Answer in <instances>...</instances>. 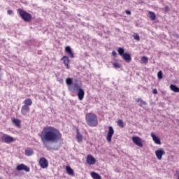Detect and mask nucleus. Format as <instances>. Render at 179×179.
Returning a JSON list of instances; mask_svg holds the SVG:
<instances>
[{
	"mask_svg": "<svg viewBox=\"0 0 179 179\" xmlns=\"http://www.w3.org/2000/svg\"><path fill=\"white\" fill-rule=\"evenodd\" d=\"M113 135H114V129H113V127L110 126L108 127V135L106 137L108 142H109V143L111 142V139H112Z\"/></svg>",
	"mask_w": 179,
	"mask_h": 179,
	"instance_id": "8",
	"label": "nucleus"
},
{
	"mask_svg": "<svg viewBox=\"0 0 179 179\" xmlns=\"http://www.w3.org/2000/svg\"><path fill=\"white\" fill-rule=\"evenodd\" d=\"M125 12H126L127 15H131V11L126 10Z\"/></svg>",
	"mask_w": 179,
	"mask_h": 179,
	"instance_id": "37",
	"label": "nucleus"
},
{
	"mask_svg": "<svg viewBox=\"0 0 179 179\" xmlns=\"http://www.w3.org/2000/svg\"><path fill=\"white\" fill-rule=\"evenodd\" d=\"M0 80H1V76H0Z\"/></svg>",
	"mask_w": 179,
	"mask_h": 179,
	"instance_id": "42",
	"label": "nucleus"
},
{
	"mask_svg": "<svg viewBox=\"0 0 179 179\" xmlns=\"http://www.w3.org/2000/svg\"><path fill=\"white\" fill-rule=\"evenodd\" d=\"M16 170L17 171H22V170H24L27 173H29V171H30V168L26 166L24 164H20L17 166Z\"/></svg>",
	"mask_w": 179,
	"mask_h": 179,
	"instance_id": "6",
	"label": "nucleus"
},
{
	"mask_svg": "<svg viewBox=\"0 0 179 179\" xmlns=\"http://www.w3.org/2000/svg\"><path fill=\"white\" fill-rule=\"evenodd\" d=\"M170 89L175 93H179V87L176 86L175 85H171Z\"/></svg>",
	"mask_w": 179,
	"mask_h": 179,
	"instance_id": "19",
	"label": "nucleus"
},
{
	"mask_svg": "<svg viewBox=\"0 0 179 179\" xmlns=\"http://www.w3.org/2000/svg\"><path fill=\"white\" fill-rule=\"evenodd\" d=\"M1 70V67H0V71Z\"/></svg>",
	"mask_w": 179,
	"mask_h": 179,
	"instance_id": "41",
	"label": "nucleus"
},
{
	"mask_svg": "<svg viewBox=\"0 0 179 179\" xmlns=\"http://www.w3.org/2000/svg\"><path fill=\"white\" fill-rule=\"evenodd\" d=\"M29 111H30V108H29V106L26 105L22 106L21 113L23 115H26Z\"/></svg>",
	"mask_w": 179,
	"mask_h": 179,
	"instance_id": "16",
	"label": "nucleus"
},
{
	"mask_svg": "<svg viewBox=\"0 0 179 179\" xmlns=\"http://www.w3.org/2000/svg\"><path fill=\"white\" fill-rule=\"evenodd\" d=\"M77 92H78V99L82 101L83 100V98L85 97V90H83V89L80 88Z\"/></svg>",
	"mask_w": 179,
	"mask_h": 179,
	"instance_id": "12",
	"label": "nucleus"
},
{
	"mask_svg": "<svg viewBox=\"0 0 179 179\" xmlns=\"http://www.w3.org/2000/svg\"><path fill=\"white\" fill-rule=\"evenodd\" d=\"M155 155L158 160H162V158L163 157V155H166V152L163 149H159L155 151Z\"/></svg>",
	"mask_w": 179,
	"mask_h": 179,
	"instance_id": "9",
	"label": "nucleus"
},
{
	"mask_svg": "<svg viewBox=\"0 0 179 179\" xmlns=\"http://www.w3.org/2000/svg\"><path fill=\"white\" fill-rule=\"evenodd\" d=\"M8 15H13V11L12 10H8Z\"/></svg>",
	"mask_w": 179,
	"mask_h": 179,
	"instance_id": "34",
	"label": "nucleus"
},
{
	"mask_svg": "<svg viewBox=\"0 0 179 179\" xmlns=\"http://www.w3.org/2000/svg\"><path fill=\"white\" fill-rule=\"evenodd\" d=\"M151 136L152 138V140L157 145H162L160 138L159 137H157V136H155L153 133H151Z\"/></svg>",
	"mask_w": 179,
	"mask_h": 179,
	"instance_id": "17",
	"label": "nucleus"
},
{
	"mask_svg": "<svg viewBox=\"0 0 179 179\" xmlns=\"http://www.w3.org/2000/svg\"><path fill=\"white\" fill-rule=\"evenodd\" d=\"M13 122L16 125V127H20V120L19 119H13Z\"/></svg>",
	"mask_w": 179,
	"mask_h": 179,
	"instance_id": "26",
	"label": "nucleus"
},
{
	"mask_svg": "<svg viewBox=\"0 0 179 179\" xmlns=\"http://www.w3.org/2000/svg\"><path fill=\"white\" fill-rule=\"evenodd\" d=\"M34 153V151H33V150L30 149V148H27L25 150V155L26 156H31L33 155Z\"/></svg>",
	"mask_w": 179,
	"mask_h": 179,
	"instance_id": "20",
	"label": "nucleus"
},
{
	"mask_svg": "<svg viewBox=\"0 0 179 179\" xmlns=\"http://www.w3.org/2000/svg\"><path fill=\"white\" fill-rule=\"evenodd\" d=\"M152 93H153V94H157V89H154L152 90Z\"/></svg>",
	"mask_w": 179,
	"mask_h": 179,
	"instance_id": "35",
	"label": "nucleus"
},
{
	"mask_svg": "<svg viewBox=\"0 0 179 179\" xmlns=\"http://www.w3.org/2000/svg\"><path fill=\"white\" fill-rule=\"evenodd\" d=\"M24 103L25 104L24 106H31V104H33V101H31V99H25Z\"/></svg>",
	"mask_w": 179,
	"mask_h": 179,
	"instance_id": "24",
	"label": "nucleus"
},
{
	"mask_svg": "<svg viewBox=\"0 0 179 179\" xmlns=\"http://www.w3.org/2000/svg\"><path fill=\"white\" fill-rule=\"evenodd\" d=\"M133 37L134 38V40H136V41H139V40H141V38L138 34L133 35Z\"/></svg>",
	"mask_w": 179,
	"mask_h": 179,
	"instance_id": "30",
	"label": "nucleus"
},
{
	"mask_svg": "<svg viewBox=\"0 0 179 179\" xmlns=\"http://www.w3.org/2000/svg\"><path fill=\"white\" fill-rule=\"evenodd\" d=\"M61 61H63L64 62V65L66 66V69H69L70 66H69V62H70V60H69V57H68V56H64L62 59H61Z\"/></svg>",
	"mask_w": 179,
	"mask_h": 179,
	"instance_id": "11",
	"label": "nucleus"
},
{
	"mask_svg": "<svg viewBox=\"0 0 179 179\" xmlns=\"http://www.w3.org/2000/svg\"><path fill=\"white\" fill-rule=\"evenodd\" d=\"M85 120L89 127H97L99 121L97 120V116L94 113H87L85 115Z\"/></svg>",
	"mask_w": 179,
	"mask_h": 179,
	"instance_id": "2",
	"label": "nucleus"
},
{
	"mask_svg": "<svg viewBox=\"0 0 179 179\" xmlns=\"http://www.w3.org/2000/svg\"><path fill=\"white\" fill-rule=\"evenodd\" d=\"M112 55H113V57H115V55H117V52L113 51L112 52Z\"/></svg>",
	"mask_w": 179,
	"mask_h": 179,
	"instance_id": "36",
	"label": "nucleus"
},
{
	"mask_svg": "<svg viewBox=\"0 0 179 179\" xmlns=\"http://www.w3.org/2000/svg\"><path fill=\"white\" fill-rule=\"evenodd\" d=\"M17 10L20 17H22L24 22H31V14L24 11V10H22V8H19Z\"/></svg>",
	"mask_w": 179,
	"mask_h": 179,
	"instance_id": "3",
	"label": "nucleus"
},
{
	"mask_svg": "<svg viewBox=\"0 0 179 179\" xmlns=\"http://www.w3.org/2000/svg\"><path fill=\"white\" fill-rule=\"evenodd\" d=\"M1 141L3 142H5V143H12L14 139H13V137L10 136L3 135V136H1Z\"/></svg>",
	"mask_w": 179,
	"mask_h": 179,
	"instance_id": "7",
	"label": "nucleus"
},
{
	"mask_svg": "<svg viewBox=\"0 0 179 179\" xmlns=\"http://www.w3.org/2000/svg\"><path fill=\"white\" fill-rule=\"evenodd\" d=\"M149 17L151 20H156V15L152 11L149 12Z\"/></svg>",
	"mask_w": 179,
	"mask_h": 179,
	"instance_id": "23",
	"label": "nucleus"
},
{
	"mask_svg": "<svg viewBox=\"0 0 179 179\" xmlns=\"http://www.w3.org/2000/svg\"><path fill=\"white\" fill-rule=\"evenodd\" d=\"M39 164L42 169H47L48 167V161H47V159L42 157L39 160Z\"/></svg>",
	"mask_w": 179,
	"mask_h": 179,
	"instance_id": "10",
	"label": "nucleus"
},
{
	"mask_svg": "<svg viewBox=\"0 0 179 179\" xmlns=\"http://www.w3.org/2000/svg\"><path fill=\"white\" fill-rule=\"evenodd\" d=\"M164 10H169V6H166V7L164 8Z\"/></svg>",
	"mask_w": 179,
	"mask_h": 179,
	"instance_id": "38",
	"label": "nucleus"
},
{
	"mask_svg": "<svg viewBox=\"0 0 179 179\" xmlns=\"http://www.w3.org/2000/svg\"><path fill=\"white\" fill-rule=\"evenodd\" d=\"M122 57L127 63L131 62V61H132V57H131V55H129V53L124 54L122 56Z\"/></svg>",
	"mask_w": 179,
	"mask_h": 179,
	"instance_id": "15",
	"label": "nucleus"
},
{
	"mask_svg": "<svg viewBox=\"0 0 179 179\" xmlns=\"http://www.w3.org/2000/svg\"><path fill=\"white\" fill-rule=\"evenodd\" d=\"M141 103L143 105V106H146V101H143V100H142V99H141Z\"/></svg>",
	"mask_w": 179,
	"mask_h": 179,
	"instance_id": "33",
	"label": "nucleus"
},
{
	"mask_svg": "<svg viewBox=\"0 0 179 179\" xmlns=\"http://www.w3.org/2000/svg\"><path fill=\"white\" fill-rule=\"evenodd\" d=\"M66 83L67 85L69 86H72V85L73 84V80H72V78H69L66 80Z\"/></svg>",
	"mask_w": 179,
	"mask_h": 179,
	"instance_id": "25",
	"label": "nucleus"
},
{
	"mask_svg": "<svg viewBox=\"0 0 179 179\" xmlns=\"http://www.w3.org/2000/svg\"><path fill=\"white\" fill-rule=\"evenodd\" d=\"M65 51L71 57V58H75V55H73V52H72V48H71L69 46H66L65 48Z\"/></svg>",
	"mask_w": 179,
	"mask_h": 179,
	"instance_id": "13",
	"label": "nucleus"
},
{
	"mask_svg": "<svg viewBox=\"0 0 179 179\" xmlns=\"http://www.w3.org/2000/svg\"><path fill=\"white\" fill-rule=\"evenodd\" d=\"M141 99H136V101L138 102V103H139V101H141Z\"/></svg>",
	"mask_w": 179,
	"mask_h": 179,
	"instance_id": "39",
	"label": "nucleus"
},
{
	"mask_svg": "<svg viewBox=\"0 0 179 179\" xmlns=\"http://www.w3.org/2000/svg\"><path fill=\"white\" fill-rule=\"evenodd\" d=\"M41 138L43 145L48 149V150H58L59 146L55 145L51 146V143H58L62 141V134L52 127H47L43 128L41 134Z\"/></svg>",
	"mask_w": 179,
	"mask_h": 179,
	"instance_id": "1",
	"label": "nucleus"
},
{
	"mask_svg": "<svg viewBox=\"0 0 179 179\" xmlns=\"http://www.w3.org/2000/svg\"><path fill=\"white\" fill-rule=\"evenodd\" d=\"M117 52L120 57H122L125 54V50H124L123 48H119L117 49Z\"/></svg>",
	"mask_w": 179,
	"mask_h": 179,
	"instance_id": "22",
	"label": "nucleus"
},
{
	"mask_svg": "<svg viewBox=\"0 0 179 179\" xmlns=\"http://www.w3.org/2000/svg\"><path fill=\"white\" fill-rule=\"evenodd\" d=\"M141 61L143 62H145V64H147V62H148V57H143L142 58H141Z\"/></svg>",
	"mask_w": 179,
	"mask_h": 179,
	"instance_id": "31",
	"label": "nucleus"
},
{
	"mask_svg": "<svg viewBox=\"0 0 179 179\" xmlns=\"http://www.w3.org/2000/svg\"><path fill=\"white\" fill-rule=\"evenodd\" d=\"M113 66H114V68H115V69H117L118 68H121V65H120L118 63H114Z\"/></svg>",
	"mask_w": 179,
	"mask_h": 179,
	"instance_id": "32",
	"label": "nucleus"
},
{
	"mask_svg": "<svg viewBox=\"0 0 179 179\" xmlns=\"http://www.w3.org/2000/svg\"><path fill=\"white\" fill-rule=\"evenodd\" d=\"M91 176L94 179H101V176H100V175L96 172H92Z\"/></svg>",
	"mask_w": 179,
	"mask_h": 179,
	"instance_id": "21",
	"label": "nucleus"
},
{
	"mask_svg": "<svg viewBox=\"0 0 179 179\" xmlns=\"http://www.w3.org/2000/svg\"><path fill=\"white\" fill-rule=\"evenodd\" d=\"M66 171L69 174V176H75V172L71 166H66Z\"/></svg>",
	"mask_w": 179,
	"mask_h": 179,
	"instance_id": "18",
	"label": "nucleus"
},
{
	"mask_svg": "<svg viewBox=\"0 0 179 179\" xmlns=\"http://www.w3.org/2000/svg\"><path fill=\"white\" fill-rule=\"evenodd\" d=\"M82 139H83L82 134H80L79 131H77V140L78 141V142H82Z\"/></svg>",
	"mask_w": 179,
	"mask_h": 179,
	"instance_id": "27",
	"label": "nucleus"
},
{
	"mask_svg": "<svg viewBox=\"0 0 179 179\" xmlns=\"http://www.w3.org/2000/svg\"><path fill=\"white\" fill-rule=\"evenodd\" d=\"M68 89L71 93H75V92H78L79 89L81 88L80 82L78 80H75L73 84L68 87Z\"/></svg>",
	"mask_w": 179,
	"mask_h": 179,
	"instance_id": "4",
	"label": "nucleus"
},
{
	"mask_svg": "<svg viewBox=\"0 0 179 179\" xmlns=\"http://www.w3.org/2000/svg\"><path fill=\"white\" fill-rule=\"evenodd\" d=\"M158 79H162L163 78V71H159L157 73Z\"/></svg>",
	"mask_w": 179,
	"mask_h": 179,
	"instance_id": "29",
	"label": "nucleus"
},
{
	"mask_svg": "<svg viewBox=\"0 0 179 179\" xmlns=\"http://www.w3.org/2000/svg\"><path fill=\"white\" fill-rule=\"evenodd\" d=\"M116 30H117V31H120V29H116Z\"/></svg>",
	"mask_w": 179,
	"mask_h": 179,
	"instance_id": "40",
	"label": "nucleus"
},
{
	"mask_svg": "<svg viewBox=\"0 0 179 179\" xmlns=\"http://www.w3.org/2000/svg\"><path fill=\"white\" fill-rule=\"evenodd\" d=\"M87 162L88 163V164H96V159H94V157H93V156L92 155H88L87 157Z\"/></svg>",
	"mask_w": 179,
	"mask_h": 179,
	"instance_id": "14",
	"label": "nucleus"
},
{
	"mask_svg": "<svg viewBox=\"0 0 179 179\" xmlns=\"http://www.w3.org/2000/svg\"><path fill=\"white\" fill-rule=\"evenodd\" d=\"M117 125H118L119 127H121V128H124V122H122V120H119L117 121Z\"/></svg>",
	"mask_w": 179,
	"mask_h": 179,
	"instance_id": "28",
	"label": "nucleus"
},
{
	"mask_svg": "<svg viewBox=\"0 0 179 179\" xmlns=\"http://www.w3.org/2000/svg\"><path fill=\"white\" fill-rule=\"evenodd\" d=\"M132 141L136 146H138L139 148H143V143H142V138L139 136H133L132 137Z\"/></svg>",
	"mask_w": 179,
	"mask_h": 179,
	"instance_id": "5",
	"label": "nucleus"
}]
</instances>
